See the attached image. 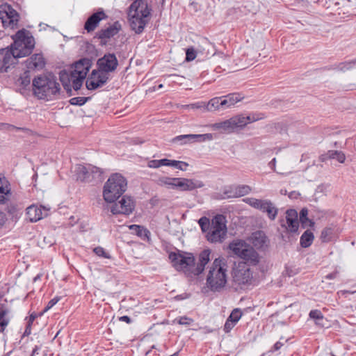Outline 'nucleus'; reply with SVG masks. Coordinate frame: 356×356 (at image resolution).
<instances>
[{"mask_svg":"<svg viewBox=\"0 0 356 356\" xmlns=\"http://www.w3.org/2000/svg\"><path fill=\"white\" fill-rule=\"evenodd\" d=\"M15 51L11 48H6L0 50V71L7 72L8 69L15 65L17 58H21L17 56Z\"/></svg>","mask_w":356,"mask_h":356,"instance_id":"ddd939ff","label":"nucleus"},{"mask_svg":"<svg viewBox=\"0 0 356 356\" xmlns=\"http://www.w3.org/2000/svg\"><path fill=\"white\" fill-rule=\"evenodd\" d=\"M4 220H5V215L3 214V212L0 211V225H3V223L4 222Z\"/></svg>","mask_w":356,"mask_h":356,"instance_id":"e2e57ef3","label":"nucleus"},{"mask_svg":"<svg viewBox=\"0 0 356 356\" xmlns=\"http://www.w3.org/2000/svg\"><path fill=\"white\" fill-rule=\"evenodd\" d=\"M97 65L101 72L107 74L115 70L118 61L114 54H107L98 60Z\"/></svg>","mask_w":356,"mask_h":356,"instance_id":"4468645a","label":"nucleus"},{"mask_svg":"<svg viewBox=\"0 0 356 356\" xmlns=\"http://www.w3.org/2000/svg\"><path fill=\"white\" fill-rule=\"evenodd\" d=\"M327 156L330 159H336L341 163H343L346 159V156L341 151L330 150L327 152Z\"/></svg>","mask_w":356,"mask_h":356,"instance_id":"c9c22d12","label":"nucleus"},{"mask_svg":"<svg viewBox=\"0 0 356 356\" xmlns=\"http://www.w3.org/2000/svg\"><path fill=\"white\" fill-rule=\"evenodd\" d=\"M356 66V59H353L348 61H345L338 64L334 69L340 72H346L352 70Z\"/></svg>","mask_w":356,"mask_h":356,"instance_id":"72a5a7b5","label":"nucleus"},{"mask_svg":"<svg viewBox=\"0 0 356 356\" xmlns=\"http://www.w3.org/2000/svg\"><path fill=\"white\" fill-rule=\"evenodd\" d=\"M226 222L225 217L221 214H218L212 218L206 235L208 241L212 243H221L224 241L227 233Z\"/></svg>","mask_w":356,"mask_h":356,"instance_id":"0eeeda50","label":"nucleus"},{"mask_svg":"<svg viewBox=\"0 0 356 356\" xmlns=\"http://www.w3.org/2000/svg\"><path fill=\"white\" fill-rule=\"evenodd\" d=\"M198 223L203 232H206L207 231L206 229H208L211 225V224L209 222V219L206 217L201 218L199 220Z\"/></svg>","mask_w":356,"mask_h":356,"instance_id":"a18cd8bd","label":"nucleus"},{"mask_svg":"<svg viewBox=\"0 0 356 356\" xmlns=\"http://www.w3.org/2000/svg\"><path fill=\"white\" fill-rule=\"evenodd\" d=\"M149 166L150 168H156V161H151L149 163Z\"/></svg>","mask_w":356,"mask_h":356,"instance_id":"338daca9","label":"nucleus"},{"mask_svg":"<svg viewBox=\"0 0 356 356\" xmlns=\"http://www.w3.org/2000/svg\"><path fill=\"white\" fill-rule=\"evenodd\" d=\"M129 228L143 240H146L147 241H149L150 232L144 227L138 225H131L129 227Z\"/></svg>","mask_w":356,"mask_h":356,"instance_id":"cd10ccee","label":"nucleus"},{"mask_svg":"<svg viewBox=\"0 0 356 356\" xmlns=\"http://www.w3.org/2000/svg\"><path fill=\"white\" fill-rule=\"evenodd\" d=\"M211 127L214 130H222L227 132L234 131L231 118L223 122L214 123L211 125Z\"/></svg>","mask_w":356,"mask_h":356,"instance_id":"7c9ffc66","label":"nucleus"},{"mask_svg":"<svg viewBox=\"0 0 356 356\" xmlns=\"http://www.w3.org/2000/svg\"><path fill=\"white\" fill-rule=\"evenodd\" d=\"M212 139L213 135L211 134H185L175 137L172 141L175 143H179V145H184L188 143H193L195 141L202 142L205 140H211Z\"/></svg>","mask_w":356,"mask_h":356,"instance_id":"2eb2a0df","label":"nucleus"},{"mask_svg":"<svg viewBox=\"0 0 356 356\" xmlns=\"http://www.w3.org/2000/svg\"><path fill=\"white\" fill-rule=\"evenodd\" d=\"M129 18L130 26L136 33H140L143 31L149 20V18L135 17L134 15H131Z\"/></svg>","mask_w":356,"mask_h":356,"instance_id":"5701e85b","label":"nucleus"},{"mask_svg":"<svg viewBox=\"0 0 356 356\" xmlns=\"http://www.w3.org/2000/svg\"><path fill=\"white\" fill-rule=\"evenodd\" d=\"M135 208L133 199L129 196H124L117 203H115L111 208L113 214H131Z\"/></svg>","mask_w":356,"mask_h":356,"instance_id":"f8f14e48","label":"nucleus"},{"mask_svg":"<svg viewBox=\"0 0 356 356\" xmlns=\"http://www.w3.org/2000/svg\"><path fill=\"white\" fill-rule=\"evenodd\" d=\"M10 191L8 181L5 178H0V203L6 202V196L10 193Z\"/></svg>","mask_w":356,"mask_h":356,"instance_id":"c756f323","label":"nucleus"},{"mask_svg":"<svg viewBox=\"0 0 356 356\" xmlns=\"http://www.w3.org/2000/svg\"><path fill=\"white\" fill-rule=\"evenodd\" d=\"M196 57V53L193 48H188L186 52V60L187 61L193 60Z\"/></svg>","mask_w":356,"mask_h":356,"instance_id":"09e8293b","label":"nucleus"},{"mask_svg":"<svg viewBox=\"0 0 356 356\" xmlns=\"http://www.w3.org/2000/svg\"><path fill=\"white\" fill-rule=\"evenodd\" d=\"M251 191V187L248 185L232 186L225 191V194L228 198H235L248 195Z\"/></svg>","mask_w":356,"mask_h":356,"instance_id":"412c9836","label":"nucleus"},{"mask_svg":"<svg viewBox=\"0 0 356 356\" xmlns=\"http://www.w3.org/2000/svg\"><path fill=\"white\" fill-rule=\"evenodd\" d=\"M19 21V15L12 7L5 3L0 6V24L3 28L15 29Z\"/></svg>","mask_w":356,"mask_h":356,"instance_id":"9b49d317","label":"nucleus"},{"mask_svg":"<svg viewBox=\"0 0 356 356\" xmlns=\"http://www.w3.org/2000/svg\"><path fill=\"white\" fill-rule=\"evenodd\" d=\"M211 250L206 249L202 251L198 256V261L196 266L194 265L193 274L199 275L202 274L205 268L206 265L210 260Z\"/></svg>","mask_w":356,"mask_h":356,"instance_id":"aec40b11","label":"nucleus"},{"mask_svg":"<svg viewBox=\"0 0 356 356\" xmlns=\"http://www.w3.org/2000/svg\"><path fill=\"white\" fill-rule=\"evenodd\" d=\"M223 105L225 109L228 108L234 105H235L237 102L243 99L244 96L241 93H230L225 96H222Z\"/></svg>","mask_w":356,"mask_h":356,"instance_id":"a878e982","label":"nucleus"},{"mask_svg":"<svg viewBox=\"0 0 356 356\" xmlns=\"http://www.w3.org/2000/svg\"><path fill=\"white\" fill-rule=\"evenodd\" d=\"M264 118V115L262 113H251L248 116H245L246 125Z\"/></svg>","mask_w":356,"mask_h":356,"instance_id":"a19ab883","label":"nucleus"},{"mask_svg":"<svg viewBox=\"0 0 356 356\" xmlns=\"http://www.w3.org/2000/svg\"><path fill=\"white\" fill-rule=\"evenodd\" d=\"M19 81H20V84L24 86H27L31 83V79L29 74L25 72L23 76H22Z\"/></svg>","mask_w":356,"mask_h":356,"instance_id":"603ef678","label":"nucleus"},{"mask_svg":"<svg viewBox=\"0 0 356 356\" xmlns=\"http://www.w3.org/2000/svg\"><path fill=\"white\" fill-rule=\"evenodd\" d=\"M89 170L90 173V181L101 179L103 172L100 168L91 165V168Z\"/></svg>","mask_w":356,"mask_h":356,"instance_id":"e433bc0d","label":"nucleus"},{"mask_svg":"<svg viewBox=\"0 0 356 356\" xmlns=\"http://www.w3.org/2000/svg\"><path fill=\"white\" fill-rule=\"evenodd\" d=\"M309 316L311 318L316 320L317 321L316 322V323L318 325L321 324L319 321L323 320V315L322 312L318 309L311 310Z\"/></svg>","mask_w":356,"mask_h":356,"instance_id":"79ce46f5","label":"nucleus"},{"mask_svg":"<svg viewBox=\"0 0 356 356\" xmlns=\"http://www.w3.org/2000/svg\"><path fill=\"white\" fill-rule=\"evenodd\" d=\"M107 18V15L102 9L90 15L86 20L84 29L87 32L90 33L93 31L99 25L100 21Z\"/></svg>","mask_w":356,"mask_h":356,"instance_id":"6ab92c4d","label":"nucleus"},{"mask_svg":"<svg viewBox=\"0 0 356 356\" xmlns=\"http://www.w3.org/2000/svg\"><path fill=\"white\" fill-rule=\"evenodd\" d=\"M33 95L40 99L52 101L60 98L61 88L52 74L39 75L32 81Z\"/></svg>","mask_w":356,"mask_h":356,"instance_id":"f257e3e1","label":"nucleus"},{"mask_svg":"<svg viewBox=\"0 0 356 356\" xmlns=\"http://www.w3.org/2000/svg\"><path fill=\"white\" fill-rule=\"evenodd\" d=\"M150 10L147 3L143 0L134 1L129 7V17L134 15L135 17L149 18Z\"/></svg>","mask_w":356,"mask_h":356,"instance_id":"f3484780","label":"nucleus"},{"mask_svg":"<svg viewBox=\"0 0 356 356\" xmlns=\"http://www.w3.org/2000/svg\"><path fill=\"white\" fill-rule=\"evenodd\" d=\"M188 164L184 161H174L173 168L181 170H186Z\"/></svg>","mask_w":356,"mask_h":356,"instance_id":"8fccbe9b","label":"nucleus"},{"mask_svg":"<svg viewBox=\"0 0 356 356\" xmlns=\"http://www.w3.org/2000/svg\"><path fill=\"white\" fill-rule=\"evenodd\" d=\"M94 252L99 257H102L104 258L110 259L111 256L108 253L106 252L104 249L102 247H97L93 250Z\"/></svg>","mask_w":356,"mask_h":356,"instance_id":"49530a36","label":"nucleus"},{"mask_svg":"<svg viewBox=\"0 0 356 356\" xmlns=\"http://www.w3.org/2000/svg\"><path fill=\"white\" fill-rule=\"evenodd\" d=\"M175 160H170L168 159H163L157 160V168L161 166H171L173 167Z\"/></svg>","mask_w":356,"mask_h":356,"instance_id":"de8ad7c7","label":"nucleus"},{"mask_svg":"<svg viewBox=\"0 0 356 356\" xmlns=\"http://www.w3.org/2000/svg\"><path fill=\"white\" fill-rule=\"evenodd\" d=\"M159 181L163 184L168 186L169 188L177 189L181 191H193L204 186L202 181L192 179L163 177Z\"/></svg>","mask_w":356,"mask_h":356,"instance_id":"1a4fd4ad","label":"nucleus"},{"mask_svg":"<svg viewBox=\"0 0 356 356\" xmlns=\"http://www.w3.org/2000/svg\"><path fill=\"white\" fill-rule=\"evenodd\" d=\"M307 215H308L307 209L305 208L302 209L300 212V220L301 221V222L302 224L306 223L307 221L308 220Z\"/></svg>","mask_w":356,"mask_h":356,"instance_id":"864d4df0","label":"nucleus"},{"mask_svg":"<svg viewBox=\"0 0 356 356\" xmlns=\"http://www.w3.org/2000/svg\"><path fill=\"white\" fill-rule=\"evenodd\" d=\"M120 320L122 321H124L126 323H129L130 322V318L127 316H121L120 318Z\"/></svg>","mask_w":356,"mask_h":356,"instance_id":"680f3d73","label":"nucleus"},{"mask_svg":"<svg viewBox=\"0 0 356 356\" xmlns=\"http://www.w3.org/2000/svg\"><path fill=\"white\" fill-rule=\"evenodd\" d=\"M13 44L10 48L21 58L29 55L35 45L34 38L29 31L22 29L18 31L13 36Z\"/></svg>","mask_w":356,"mask_h":356,"instance_id":"39448f33","label":"nucleus"},{"mask_svg":"<svg viewBox=\"0 0 356 356\" xmlns=\"http://www.w3.org/2000/svg\"><path fill=\"white\" fill-rule=\"evenodd\" d=\"M127 186V180L122 175L113 174L104 184V200L108 203L115 202L126 191Z\"/></svg>","mask_w":356,"mask_h":356,"instance_id":"20e7f679","label":"nucleus"},{"mask_svg":"<svg viewBox=\"0 0 356 356\" xmlns=\"http://www.w3.org/2000/svg\"><path fill=\"white\" fill-rule=\"evenodd\" d=\"M283 346H284V343H282L281 341H277L275 343V345L273 346V350L277 351V350H280L281 348V347H282Z\"/></svg>","mask_w":356,"mask_h":356,"instance_id":"4d7b16f0","label":"nucleus"},{"mask_svg":"<svg viewBox=\"0 0 356 356\" xmlns=\"http://www.w3.org/2000/svg\"><path fill=\"white\" fill-rule=\"evenodd\" d=\"M50 208L32 204L26 209L27 218L30 222H37L48 215Z\"/></svg>","mask_w":356,"mask_h":356,"instance_id":"dca6fc26","label":"nucleus"},{"mask_svg":"<svg viewBox=\"0 0 356 356\" xmlns=\"http://www.w3.org/2000/svg\"><path fill=\"white\" fill-rule=\"evenodd\" d=\"M108 79L107 74L93 70L86 81V87L88 90H95L104 85Z\"/></svg>","mask_w":356,"mask_h":356,"instance_id":"a211bd4d","label":"nucleus"},{"mask_svg":"<svg viewBox=\"0 0 356 356\" xmlns=\"http://www.w3.org/2000/svg\"><path fill=\"white\" fill-rule=\"evenodd\" d=\"M88 98L83 97H73L70 100L72 105L82 106L87 102Z\"/></svg>","mask_w":356,"mask_h":356,"instance_id":"c03bdc74","label":"nucleus"},{"mask_svg":"<svg viewBox=\"0 0 356 356\" xmlns=\"http://www.w3.org/2000/svg\"><path fill=\"white\" fill-rule=\"evenodd\" d=\"M251 241L253 245L257 249L264 248L267 246L268 239L265 234L261 231H257L252 233Z\"/></svg>","mask_w":356,"mask_h":356,"instance_id":"393cba45","label":"nucleus"},{"mask_svg":"<svg viewBox=\"0 0 356 356\" xmlns=\"http://www.w3.org/2000/svg\"><path fill=\"white\" fill-rule=\"evenodd\" d=\"M7 312L5 310L0 312V332H3L9 323L6 316Z\"/></svg>","mask_w":356,"mask_h":356,"instance_id":"58836bf2","label":"nucleus"},{"mask_svg":"<svg viewBox=\"0 0 356 356\" xmlns=\"http://www.w3.org/2000/svg\"><path fill=\"white\" fill-rule=\"evenodd\" d=\"M243 202L254 209L266 213L270 220H274L277 218L278 209L270 200L246 197L243 199Z\"/></svg>","mask_w":356,"mask_h":356,"instance_id":"9d476101","label":"nucleus"},{"mask_svg":"<svg viewBox=\"0 0 356 356\" xmlns=\"http://www.w3.org/2000/svg\"><path fill=\"white\" fill-rule=\"evenodd\" d=\"M242 312L241 309H234L227 318H229L230 321H233L234 323H236L240 320Z\"/></svg>","mask_w":356,"mask_h":356,"instance_id":"37998d69","label":"nucleus"},{"mask_svg":"<svg viewBox=\"0 0 356 356\" xmlns=\"http://www.w3.org/2000/svg\"><path fill=\"white\" fill-rule=\"evenodd\" d=\"M40 350L38 346H35L32 351V354L31 356H34L35 354H38V350Z\"/></svg>","mask_w":356,"mask_h":356,"instance_id":"0e129e2a","label":"nucleus"},{"mask_svg":"<svg viewBox=\"0 0 356 356\" xmlns=\"http://www.w3.org/2000/svg\"><path fill=\"white\" fill-rule=\"evenodd\" d=\"M264 118V115L262 113H251L248 116H245L246 125Z\"/></svg>","mask_w":356,"mask_h":356,"instance_id":"ea45409f","label":"nucleus"},{"mask_svg":"<svg viewBox=\"0 0 356 356\" xmlns=\"http://www.w3.org/2000/svg\"><path fill=\"white\" fill-rule=\"evenodd\" d=\"M229 248L238 257L246 264L256 265L259 263V254L252 246L243 240H234L229 245Z\"/></svg>","mask_w":356,"mask_h":356,"instance_id":"423d86ee","label":"nucleus"},{"mask_svg":"<svg viewBox=\"0 0 356 356\" xmlns=\"http://www.w3.org/2000/svg\"><path fill=\"white\" fill-rule=\"evenodd\" d=\"M206 109L208 111L212 112L216 111L224 110V105L222 97H214L211 99L207 104Z\"/></svg>","mask_w":356,"mask_h":356,"instance_id":"c85d7f7f","label":"nucleus"},{"mask_svg":"<svg viewBox=\"0 0 356 356\" xmlns=\"http://www.w3.org/2000/svg\"><path fill=\"white\" fill-rule=\"evenodd\" d=\"M333 235V229L331 227L324 228L321 234V239L323 242H328L331 240Z\"/></svg>","mask_w":356,"mask_h":356,"instance_id":"4c0bfd02","label":"nucleus"},{"mask_svg":"<svg viewBox=\"0 0 356 356\" xmlns=\"http://www.w3.org/2000/svg\"><path fill=\"white\" fill-rule=\"evenodd\" d=\"M275 165H276V159H273L268 163L270 168H271L274 171H275Z\"/></svg>","mask_w":356,"mask_h":356,"instance_id":"bf43d9fd","label":"nucleus"},{"mask_svg":"<svg viewBox=\"0 0 356 356\" xmlns=\"http://www.w3.org/2000/svg\"><path fill=\"white\" fill-rule=\"evenodd\" d=\"M179 325H189L193 323V319L186 316H181L178 319H176Z\"/></svg>","mask_w":356,"mask_h":356,"instance_id":"3c124183","label":"nucleus"},{"mask_svg":"<svg viewBox=\"0 0 356 356\" xmlns=\"http://www.w3.org/2000/svg\"><path fill=\"white\" fill-rule=\"evenodd\" d=\"M177 354H178L177 353H174V354H172V355H171L170 356H177Z\"/></svg>","mask_w":356,"mask_h":356,"instance_id":"774afa93","label":"nucleus"},{"mask_svg":"<svg viewBox=\"0 0 356 356\" xmlns=\"http://www.w3.org/2000/svg\"><path fill=\"white\" fill-rule=\"evenodd\" d=\"M314 236L310 230H306L300 237V243L302 248L309 247L314 241Z\"/></svg>","mask_w":356,"mask_h":356,"instance_id":"2f4dec72","label":"nucleus"},{"mask_svg":"<svg viewBox=\"0 0 356 356\" xmlns=\"http://www.w3.org/2000/svg\"><path fill=\"white\" fill-rule=\"evenodd\" d=\"M202 103L198 102V103L192 104L191 106H192V108H199L202 107Z\"/></svg>","mask_w":356,"mask_h":356,"instance_id":"69168bd1","label":"nucleus"},{"mask_svg":"<svg viewBox=\"0 0 356 356\" xmlns=\"http://www.w3.org/2000/svg\"><path fill=\"white\" fill-rule=\"evenodd\" d=\"M91 165H79L76 168L77 179L82 181H90V173L89 169Z\"/></svg>","mask_w":356,"mask_h":356,"instance_id":"bb28decb","label":"nucleus"},{"mask_svg":"<svg viewBox=\"0 0 356 356\" xmlns=\"http://www.w3.org/2000/svg\"><path fill=\"white\" fill-rule=\"evenodd\" d=\"M338 293H341L343 296H346L347 294H354V293H356V291H348V290H343V291H340Z\"/></svg>","mask_w":356,"mask_h":356,"instance_id":"052dcab7","label":"nucleus"},{"mask_svg":"<svg viewBox=\"0 0 356 356\" xmlns=\"http://www.w3.org/2000/svg\"><path fill=\"white\" fill-rule=\"evenodd\" d=\"M60 300V297H54L51 300H50L46 306V307L44 309V312H47L49 309H50L51 307H53L58 301Z\"/></svg>","mask_w":356,"mask_h":356,"instance_id":"6e6d98bb","label":"nucleus"},{"mask_svg":"<svg viewBox=\"0 0 356 356\" xmlns=\"http://www.w3.org/2000/svg\"><path fill=\"white\" fill-rule=\"evenodd\" d=\"M118 32V28L116 26V24L114 26H111L108 27L106 29H102L99 32V37L100 38H109Z\"/></svg>","mask_w":356,"mask_h":356,"instance_id":"473e14b6","label":"nucleus"},{"mask_svg":"<svg viewBox=\"0 0 356 356\" xmlns=\"http://www.w3.org/2000/svg\"><path fill=\"white\" fill-rule=\"evenodd\" d=\"M44 64V58L41 54H34L26 61V67L29 70H41Z\"/></svg>","mask_w":356,"mask_h":356,"instance_id":"b1692460","label":"nucleus"},{"mask_svg":"<svg viewBox=\"0 0 356 356\" xmlns=\"http://www.w3.org/2000/svg\"><path fill=\"white\" fill-rule=\"evenodd\" d=\"M206 284L213 292L220 291L227 282V264L223 257H218L207 268Z\"/></svg>","mask_w":356,"mask_h":356,"instance_id":"7ed1b4c3","label":"nucleus"},{"mask_svg":"<svg viewBox=\"0 0 356 356\" xmlns=\"http://www.w3.org/2000/svg\"><path fill=\"white\" fill-rule=\"evenodd\" d=\"M236 324V323L230 321V320L227 318L224 325V331L227 333L229 332L231 330H232V328L235 326Z\"/></svg>","mask_w":356,"mask_h":356,"instance_id":"5fc2aeb1","label":"nucleus"},{"mask_svg":"<svg viewBox=\"0 0 356 356\" xmlns=\"http://www.w3.org/2000/svg\"><path fill=\"white\" fill-rule=\"evenodd\" d=\"M234 130L237 128H243L246 126L245 115H238L231 118Z\"/></svg>","mask_w":356,"mask_h":356,"instance_id":"f704fd0d","label":"nucleus"},{"mask_svg":"<svg viewBox=\"0 0 356 356\" xmlns=\"http://www.w3.org/2000/svg\"><path fill=\"white\" fill-rule=\"evenodd\" d=\"M286 228L289 232H297L299 227L298 213L295 209H288L286 211Z\"/></svg>","mask_w":356,"mask_h":356,"instance_id":"4be33fe9","label":"nucleus"},{"mask_svg":"<svg viewBox=\"0 0 356 356\" xmlns=\"http://www.w3.org/2000/svg\"><path fill=\"white\" fill-rule=\"evenodd\" d=\"M338 275V273L337 272H334V273H330V274H327L326 276H325V278L327 279V280H332V279H335L337 277Z\"/></svg>","mask_w":356,"mask_h":356,"instance_id":"13d9d810","label":"nucleus"},{"mask_svg":"<svg viewBox=\"0 0 356 356\" xmlns=\"http://www.w3.org/2000/svg\"><path fill=\"white\" fill-rule=\"evenodd\" d=\"M168 258L173 267L186 273H192L195 263V257L191 253L179 250L169 253Z\"/></svg>","mask_w":356,"mask_h":356,"instance_id":"6e6552de","label":"nucleus"},{"mask_svg":"<svg viewBox=\"0 0 356 356\" xmlns=\"http://www.w3.org/2000/svg\"><path fill=\"white\" fill-rule=\"evenodd\" d=\"M91 65L92 61L90 59L82 58L74 64L70 74L65 71H61L60 72V81L62 82L64 88L70 91V83L72 82V86L75 90L80 89Z\"/></svg>","mask_w":356,"mask_h":356,"instance_id":"f03ea898","label":"nucleus"}]
</instances>
